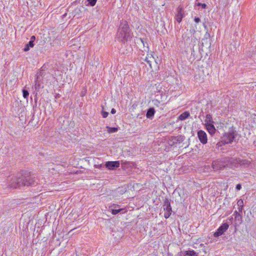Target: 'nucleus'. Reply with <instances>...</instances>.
I'll use <instances>...</instances> for the list:
<instances>
[{
    "label": "nucleus",
    "instance_id": "obj_18",
    "mask_svg": "<svg viewBox=\"0 0 256 256\" xmlns=\"http://www.w3.org/2000/svg\"><path fill=\"white\" fill-rule=\"evenodd\" d=\"M250 164V162L248 160L240 159V166L247 167Z\"/></svg>",
    "mask_w": 256,
    "mask_h": 256
},
{
    "label": "nucleus",
    "instance_id": "obj_26",
    "mask_svg": "<svg viewBox=\"0 0 256 256\" xmlns=\"http://www.w3.org/2000/svg\"><path fill=\"white\" fill-rule=\"evenodd\" d=\"M96 0H88L91 6H94L96 4Z\"/></svg>",
    "mask_w": 256,
    "mask_h": 256
},
{
    "label": "nucleus",
    "instance_id": "obj_38",
    "mask_svg": "<svg viewBox=\"0 0 256 256\" xmlns=\"http://www.w3.org/2000/svg\"><path fill=\"white\" fill-rule=\"evenodd\" d=\"M190 32L192 34H194L195 32H196V30H195L193 29V30H190Z\"/></svg>",
    "mask_w": 256,
    "mask_h": 256
},
{
    "label": "nucleus",
    "instance_id": "obj_29",
    "mask_svg": "<svg viewBox=\"0 0 256 256\" xmlns=\"http://www.w3.org/2000/svg\"><path fill=\"white\" fill-rule=\"evenodd\" d=\"M30 47L28 46L26 44V46H24V52H28V50H30Z\"/></svg>",
    "mask_w": 256,
    "mask_h": 256
},
{
    "label": "nucleus",
    "instance_id": "obj_14",
    "mask_svg": "<svg viewBox=\"0 0 256 256\" xmlns=\"http://www.w3.org/2000/svg\"><path fill=\"white\" fill-rule=\"evenodd\" d=\"M34 88L36 92H38L41 88L40 80H39V76H37L34 81Z\"/></svg>",
    "mask_w": 256,
    "mask_h": 256
},
{
    "label": "nucleus",
    "instance_id": "obj_6",
    "mask_svg": "<svg viewBox=\"0 0 256 256\" xmlns=\"http://www.w3.org/2000/svg\"><path fill=\"white\" fill-rule=\"evenodd\" d=\"M22 178V186H29L35 184V178L31 176H27Z\"/></svg>",
    "mask_w": 256,
    "mask_h": 256
},
{
    "label": "nucleus",
    "instance_id": "obj_28",
    "mask_svg": "<svg viewBox=\"0 0 256 256\" xmlns=\"http://www.w3.org/2000/svg\"><path fill=\"white\" fill-rule=\"evenodd\" d=\"M27 44L28 46L30 48H33L34 46V42L31 41H30Z\"/></svg>",
    "mask_w": 256,
    "mask_h": 256
},
{
    "label": "nucleus",
    "instance_id": "obj_13",
    "mask_svg": "<svg viewBox=\"0 0 256 256\" xmlns=\"http://www.w3.org/2000/svg\"><path fill=\"white\" fill-rule=\"evenodd\" d=\"M205 126L207 130L210 134H213L215 133L216 130L214 124H208Z\"/></svg>",
    "mask_w": 256,
    "mask_h": 256
},
{
    "label": "nucleus",
    "instance_id": "obj_5",
    "mask_svg": "<svg viewBox=\"0 0 256 256\" xmlns=\"http://www.w3.org/2000/svg\"><path fill=\"white\" fill-rule=\"evenodd\" d=\"M162 207L164 211L165 212L164 214V217L166 218H168L172 212V208L170 206V200L169 199H165Z\"/></svg>",
    "mask_w": 256,
    "mask_h": 256
},
{
    "label": "nucleus",
    "instance_id": "obj_33",
    "mask_svg": "<svg viewBox=\"0 0 256 256\" xmlns=\"http://www.w3.org/2000/svg\"><path fill=\"white\" fill-rule=\"evenodd\" d=\"M35 40H36V37H35V36H31V38H30V41H31V42H34Z\"/></svg>",
    "mask_w": 256,
    "mask_h": 256
},
{
    "label": "nucleus",
    "instance_id": "obj_19",
    "mask_svg": "<svg viewBox=\"0 0 256 256\" xmlns=\"http://www.w3.org/2000/svg\"><path fill=\"white\" fill-rule=\"evenodd\" d=\"M190 116V113L188 112H184L180 115L178 119L180 120H185Z\"/></svg>",
    "mask_w": 256,
    "mask_h": 256
},
{
    "label": "nucleus",
    "instance_id": "obj_27",
    "mask_svg": "<svg viewBox=\"0 0 256 256\" xmlns=\"http://www.w3.org/2000/svg\"><path fill=\"white\" fill-rule=\"evenodd\" d=\"M102 114L104 118H106L108 116V113L106 112H102Z\"/></svg>",
    "mask_w": 256,
    "mask_h": 256
},
{
    "label": "nucleus",
    "instance_id": "obj_37",
    "mask_svg": "<svg viewBox=\"0 0 256 256\" xmlns=\"http://www.w3.org/2000/svg\"><path fill=\"white\" fill-rule=\"evenodd\" d=\"M201 6L202 8H206V4H202Z\"/></svg>",
    "mask_w": 256,
    "mask_h": 256
},
{
    "label": "nucleus",
    "instance_id": "obj_32",
    "mask_svg": "<svg viewBox=\"0 0 256 256\" xmlns=\"http://www.w3.org/2000/svg\"><path fill=\"white\" fill-rule=\"evenodd\" d=\"M194 22H196V23H198L200 22V18H198V17H196L194 19Z\"/></svg>",
    "mask_w": 256,
    "mask_h": 256
},
{
    "label": "nucleus",
    "instance_id": "obj_17",
    "mask_svg": "<svg viewBox=\"0 0 256 256\" xmlns=\"http://www.w3.org/2000/svg\"><path fill=\"white\" fill-rule=\"evenodd\" d=\"M155 110L154 108H150L146 112V116L147 118H152L154 116Z\"/></svg>",
    "mask_w": 256,
    "mask_h": 256
},
{
    "label": "nucleus",
    "instance_id": "obj_25",
    "mask_svg": "<svg viewBox=\"0 0 256 256\" xmlns=\"http://www.w3.org/2000/svg\"><path fill=\"white\" fill-rule=\"evenodd\" d=\"M237 204L238 206H244V201L240 199L238 200L237 202Z\"/></svg>",
    "mask_w": 256,
    "mask_h": 256
},
{
    "label": "nucleus",
    "instance_id": "obj_7",
    "mask_svg": "<svg viewBox=\"0 0 256 256\" xmlns=\"http://www.w3.org/2000/svg\"><path fill=\"white\" fill-rule=\"evenodd\" d=\"M228 167L230 168H236L240 166V159L235 158H226Z\"/></svg>",
    "mask_w": 256,
    "mask_h": 256
},
{
    "label": "nucleus",
    "instance_id": "obj_34",
    "mask_svg": "<svg viewBox=\"0 0 256 256\" xmlns=\"http://www.w3.org/2000/svg\"><path fill=\"white\" fill-rule=\"evenodd\" d=\"M238 210L239 212H242L243 210V206H238Z\"/></svg>",
    "mask_w": 256,
    "mask_h": 256
},
{
    "label": "nucleus",
    "instance_id": "obj_41",
    "mask_svg": "<svg viewBox=\"0 0 256 256\" xmlns=\"http://www.w3.org/2000/svg\"><path fill=\"white\" fill-rule=\"evenodd\" d=\"M254 164H255V166H256V162H255Z\"/></svg>",
    "mask_w": 256,
    "mask_h": 256
},
{
    "label": "nucleus",
    "instance_id": "obj_8",
    "mask_svg": "<svg viewBox=\"0 0 256 256\" xmlns=\"http://www.w3.org/2000/svg\"><path fill=\"white\" fill-rule=\"evenodd\" d=\"M229 226L227 223L223 224L221 225L217 230L214 232V236L215 237L219 236L222 234L228 228Z\"/></svg>",
    "mask_w": 256,
    "mask_h": 256
},
{
    "label": "nucleus",
    "instance_id": "obj_36",
    "mask_svg": "<svg viewBox=\"0 0 256 256\" xmlns=\"http://www.w3.org/2000/svg\"><path fill=\"white\" fill-rule=\"evenodd\" d=\"M116 112V110L114 108H112L111 110V113L112 114H114Z\"/></svg>",
    "mask_w": 256,
    "mask_h": 256
},
{
    "label": "nucleus",
    "instance_id": "obj_12",
    "mask_svg": "<svg viewBox=\"0 0 256 256\" xmlns=\"http://www.w3.org/2000/svg\"><path fill=\"white\" fill-rule=\"evenodd\" d=\"M144 61L149 64L150 68H152V61L156 62L154 57L152 54V52H150V53L148 54L147 56L144 58Z\"/></svg>",
    "mask_w": 256,
    "mask_h": 256
},
{
    "label": "nucleus",
    "instance_id": "obj_31",
    "mask_svg": "<svg viewBox=\"0 0 256 256\" xmlns=\"http://www.w3.org/2000/svg\"><path fill=\"white\" fill-rule=\"evenodd\" d=\"M236 189L238 190H240L241 188H242V186H241V185L240 184H238L236 186Z\"/></svg>",
    "mask_w": 256,
    "mask_h": 256
},
{
    "label": "nucleus",
    "instance_id": "obj_24",
    "mask_svg": "<svg viewBox=\"0 0 256 256\" xmlns=\"http://www.w3.org/2000/svg\"><path fill=\"white\" fill-rule=\"evenodd\" d=\"M124 209H122V208H119V209H118V210H114V209H112V214H118V213H119L120 212L124 210Z\"/></svg>",
    "mask_w": 256,
    "mask_h": 256
},
{
    "label": "nucleus",
    "instance_id": "obj_15",
    "mask_svg": "<svg viewBox=\"0 0 256 256\" xmlns=\"http://www.w3.org/2000/svg\"><path fill=\"white\" fill-rule=\"evenodd\" d=\"M204 122H205V125L214 124V121L212 120V116L210 114H206V120H205Z\"/></svg>",
    "mask_w": 256,
    "mask_h": 256
},
{
    "label": "nucleus",
    "instance_id": "obj_11",
    "mask_svg": "<svg viewBox=\"0 0 256 256\" xmlns=\"http://www.w3.org/2000/svg\"><path fill=\"white\" fill-rule=\"evenodd\" d=\"M184 16V13L183 12L182 8V7L179 6L178 8V13L176 16V20L178 23H180Z\"/></svg>",
    "mask_w": 256,
    "mask_h": 256
},
{
    "label": "nucleus",
    "instance_id": "obj_23",
    "mask_svg": "<svg viewBox=\"0 0 256 256\" xmlns=\"http://www.w3.org/2000/svg\"><path fill=\"white\" fill-rule=\"evenodd\" d=\"M22 96L24 98L28 99L29 96L28 92L27 90L24 89L22 90Z\"/></svg>",
    "mask_w": 256,
    "mask_h": 256
},
{
    "label": "nucleus",
    "instance_id": "obj_22",
    "mask_svg": "<svg viewBox=\"0 0 256 256\" xmlns=\"http://www.w3.org/2000/svg\"><path fill=\"white\" fill-rule=\"evenodd\" d=\"M192 50L193 51H194V46H196L198 43V39L196 38V36H193V37L192 38Z\"/></svg>",
    "mask_w": 256,
    "mask_h": 256
},
{
    "label": "nucleus",
    "instance_id": "obj_30",
    "mask_svg": "<svg viewBox=\"0 0 256 256\" xmlns=\"http://www.w3.org/2000/svg\"><path fill=\"white\" fill-rule=\"evenodd\" d=\"M153 102H154V104L157 106H158V104H160V102L158 100H154Z\"/></svg>",
    "mask_w": 256,
    "mask_h": 256
},
{
    "label": "nucleus",
    "instance_id": "obj_16",
    "mask_svg": "<svg viewBox=\"0 0 256 256\" xmlns=\"http://www.w3.org/2000/svg\"><path fill=\"white\" fill-rule=\"evenodd\" d=\"M138 40L140 41V43L144 46V50L148 52L149 48L148 46V44L146 42H145L144 39H142V38H139Z\"/></svg>",
    "mask_w": 256,
    "mask_h": 256
},
{
    "label": "nucleus",
    "instance_id": "obj_21",
    "mask_svg": "<svg viewBox=\"0 0 256 256\" xmlns=\"http://www.w3.org/2000/svg\"><path fill=\"white\" fill-rule=\"evenodd\" d=\"M106 128H107L108 132L110 134L116 132L118 130V128H112L107 126Z\"/></svg>",
    "mask_w": 256,
    "mask_h": 256
},
{
    "label": "nucleus",
    "instance_id": "obj_20",
    "mask_svg": "<svg viewBox=\"0 0 256 256\" xmlns=\"http://www.w3.org/2000/svg\"><path fill=\"white\" fill-rule=\"evenodd\" d=\"M184 256H198V254L194 250H187L185 252Z\"/></svg>",
    "mask_w": 256,
    "mask_h": 256
},
{
    "label": "nucleus",
    "instance_id": "obj_10",
    "mask_svg": "<svg viewBox=\"0 0 256 256\" xmlns=\"http://www.w3.org/2000/svg\"><path fill=\"white\" fill-rule=\"evenodd\" d=\"M105 166L109 170H114L120 166V162L118 161H109L106 163Z\"/></svg>",
    "mask_w": 256,
    "mask_h": 256
},
{
    "label": "nucleus",
    "instance_id": "obj_2",
    "mask_svg": "<svg viewBox=\"0 0 256 256\" xmlns=\"http://www.w3.org/2000/svg\"><path fill=\"white\" fill-rule=\"evenodd\" d=\"M235 138V134L233 130L229 131L228 132H226L222 138V140L220 142H218L216 146L219 147L222 146V144H228L231 143L233 142Z\"/></svg>",
    "mask_w": 256,
    "mask_h": 256
},
{
    "label": "nucleus",
    "instance_id": "obj_4",
    "mask_svg": "<svg viewBox=\"0 0 256 256\" xmlns=\"http://www.w3.org/2000/svg\"><path fill=\"white\" fill-rule=\"evenodd\" d=\"M22 178H18L14 175L10 176L7 178L8 186L13 188H16L22 186Z\"/></svg>",
    "mask_w": 256,
    "mask_h": 256
},
{
    "label": "nucleus",
    "instance_id": "obj_9",
    "mask_svg": "<svg viewBox=\"0 0 256 256\" xmlns=\"http://www.w3.org/2000/svg\"><path fill=\"white\" fill-rule=\"evenodd\" d=\"M198 137L200 142L202 144H204L207 143V134L204 131L202 130H198Z\"/></svg>",
    "mask_w": 256,
    "mask_h": 256
},
{
    "label": "nucleus",
    "instance_id": "obj_39",
    "mask_svg": "<svg viewBox=\"0 0 256 256\" xmlns=\"http://www.w3.org/2000/svg\"><path fill=\"white\" fill-rule=\"evenodd\" d=\"M209 36H210V34H208V33H207V32H206V34L205 36H204V37H205L206 38H208V37H209Z\"/></svg>",
    "mask_w": 256,
    "mask_h": 256
},
{
    "label": "nucleus",
    "instance_id": "obj_40",
    "mask_svg": "<svg viewBox=\"0 0 256 256\" xmlns=\"http://www.w3.org/2000/svg\"><path fill=\"white\" fill-rule=\"evenodd\" d=\"M201 4H202L201 3H198V6H201Z\"/></svg>",
    "mask_w": 256,
    "mask_h": 256
},
{
    "label": "nucleus",
    "instance_id": "obj_35",
    "mask_svg": "<svg viewBox=\"0 0 256 256\" xmlns=\"http://www.w3.org/2000/svg\"><path fill=\"white\" fill-rule=\"evenodd\" d=\"M234 214L236 215L235 216V218H236L237 216H240V214L239 213L237 212V211H235L234 212Z\"/></svg>",
    "mask_w": 256,
    "mask_h": 256
},
{
    "label": "nucleus",
    "instance_id": "obj_1",
    "mask_svg": "<svg viewBox=\"0 0 256 256\" xmlns=\"http://www.w3.org/2000/svg\"><path fill=\"white\" fill-rule=\"evenodd\" d=\"M132 36L128 22L126 21H122L119 26L116 34L118 40L125 42L130 40Z\"/></svg>",
    "mask_w": 256,
    "mask_h": 256
},
{
    "label": "nucleus",
    "instance_id": "obj_3",
    "mask_svg": "<svg viewBox=\"0 0 256 256\" xmlns=\"http://www.w3.org/2000/svg\"><path fill=\"white\" fill-rule=\"evenodd\" d=\"M228 160L226 158H223L220 159H217L213 161L212 163V167L214 170H218L224 169L226 166H228Z\"/></svg>",
    "mask_w": 256,
    "mask_h": 256
}]
</instances>
